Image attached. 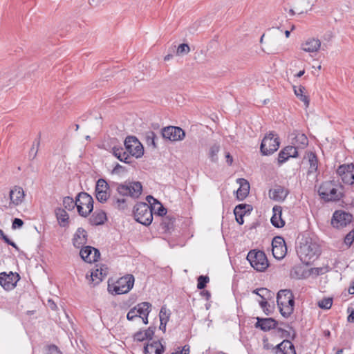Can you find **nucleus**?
<instances>
[{
    "label": "nucleus",
    "instance_id": "obj_24",
    "mask_svg": "<svg viewBox=\"0 0 354 354\" xmlns=\"http://www.w3.org/2000/svg\"><path fill=\"white\" fill-rule=\"evenodd\" d=\"M87 241V232L85 230L80 227L77 230L73 238V244L77 248H80L86 244Z\"/></svg>",
    "mask_w": 354,
    "mask_h": 354
},
{
    "label": "nucleus",
    "instance_id": "obj_29",
    "mask_svg": "<svg viewBox=\"0 0 354 354\" xmlns=\"http://www.w3.org/2000/svg\"><path fill=\"white\" fill-rule=\"evenodd\" d=\"M106 214L102 210H96L89 218V223L92 225H100L106 221Z\"/></svg>",
    "mask_w": 354,
    "mask_h": 354
},
{
    "label": "nucleus",
    "instance_id": "obj_36",
    "mask_svg": "<svg viewBox=\"0 0 354 354\" xmlns=\"http://www.w3.org/2000/svg\"><path fill=\"white\" fill-rule=\"evenodd\" d=\"M308 161H309V169L308 171V174H310L311 173H314L317 170L318 167V160L317 156L314 153L310 152L308 154Z\"/></svg>",
    "mask_w": 354,
    "mask_h": 354
},
{
    "label": "nucleus",
    "instance_id": "obj_43",
    "mask_svg": "<svg viewBox=\"0 0 354 354\" xmlns=\"http://www.w3.org/2000/svg\"><path fill=\"white\" fill-rule=\"evenodd\" d=\"M333 304L332 298H324L318 301V306L322 309H330Z\"/></svg>",
    "mask_w": 354,
    "mask_h": 354
},
{
    "label": "nucleus",
    "instance_id": "obj_19",
    "mask_svg": "<svg viewBox=\"0 0 354 354\" xmlns=\"http://www.w3.org/2000/svg\"><path fill=\"white\" fill-rule=\"evenodd\" d=\"M290 136L292 139V143L297 149H304L308 145V139L307 136L297 130H295L291 133Z\"/></svg>",
    "mask_w": 354,
    "mask_h": 354
},
{
    "label": "nucleus",
    "instance_id": "obj_23",
    "mask_svg": "<svg viewBox=\"0 0 354 354\" xmlns=\"http://www.w3.org/2000/svg\"><path fill=\"white\" fill-rule=\"evenodd\" d=\"M277 322L273 318H259L257 317V322L255 324L257 328H260L263 331H268L275 328Z\"/></svg>",
    "mask_w": 354,
    "mask_h": 354
},
{
    "label": "nucleus",
    "instance_id": "obj_40",
    "mask_svg": "<svg viewBox=\"0 0 354 354\" xmlns=\"http://www.w3.org/2000/svg\"><path fill=\"white\" fill-rule=\"evenodd\" d=\"M170 315L171 313L169 310H168L165 306H162L159 313L160 321L163 322H168Z\"/></svg>",
    "mask_w": 354,
    "mask_h": 354
},
{
    "label": "nucleus",
    "instance_id": "obj_60",
    "mask_svg": "<svg viewBox=\"0 0 354 354\" xmlns=\"http://www.w3.org/2000/svg\"><path fill=\"white\" fill-rule=\"evenodd\" d=\"M225 158H226V162L229 165H231L232 164V162H233V158L232 156L230 154V153H226L225 154Z\"/></svg>",
    "mask_w": 354,
    "mask_h": 354
},
{
    "label": "nucleus",
    "instance_id": "obj_8",
    "mask_svg": "<svg viewBox=\"0 0 354 354\" xmlns=\"http://www.w3.org/2000/svg\"><path fill=\"white\" fill-rule=\"evenodd\" d=\"M279 138L274 131H270L262 140L260 150L263 156H269L277 151L279 147Z\"/></svg>",
    "mask_w": 354,
    "mask_h": 354
},
{
    "label": "nucleus",
    "instance_id": "obj_46",
    "mask_svg": "<svg viewBox=\"0 0 354 354\" xmlns=\"http://www.w3.org/2000/svg\"><path fill=\"white\" fill-rule=\"evenodd\" d=\"M45 354H62L59 348L55 344L48 345L46 347Z\"/></svg>",
    "mask_w": 354,
    "mask_h": 354
},
{
    "label": "nucleus",
    "instance_id": "obj_59",
    "mask_svg": "<svg viewBox=\"0 0 354 354\" xmlns=\"http://www.w3.org/2000/svg\"><path fill=\"white\" fill-rule=\"evenodd\" d=\"M259 305L263 309V310L266 311V307L267 306V305H268V303L266 301V297H264V299H262V300L259 301Z\"/></svg>",
    "mask_w": 354,
    "mask_h": 354
},
{
    "label": "nucleus",
    "instance_id": "obj_53",
    "mask_svg": "<svg viewBox=\"0 0 354 354\" xmlns=\"http://www.w3.org/2000/svg\"><path fill=\"white\" fill-rule=\"evenodd\" d=\"M156 205H158L156 214L160 216L165 215L167 214V209H165L159 201H157Z\"/></svg>",
    "mask_w": 354,
    "mask_h": 354
},
{
    "label": "nucleus",
    "instance_id": "obj_15",
    "mask_svg": "<svg viewBox=\"0 0 354 354\" xmlns=\"http://www.w3.org/2000/svg\"><path fill=\"white\" fill-rule=\"evenodd\" d=\"M337 174L344 183H353L354 180V165L353 163L340 165Z\"/></svg>",
    "mask_w": 354,
    "mask_h": 354
},
{
    "label": "nucleus",
    "instance_id": "obj_2",
    "mask_svg": "<svg viewBox=\"0 0 354 354\" xmlns=\"http://www.w3.org/2000/svg\"><path fill=\"white\" fill-rule=\"evenodd\" d=\"M298 255L300 260L306 265H309L313 262L321 254L319 245L311 239H306L304 243H301L298 250Z\"/></svg>",
    "mask_w": 354,
    "mask_h": 354
},
{
    "label": "nucleus",
    "instance_id": "obj_52",
    "mask_svg": "<svg viewBox=\"0 0 354 354\" xmlns=\"http://www.w3.org/2000/svg\"><path fill=\"white\" fill-rule=\"evenodd\" d=\"M24 225V221L21 218H15L12 221V228L15 230L21 228Z\"/></svg>",
    "mask_w": 354,
    "mask_h": 354
},
{
    "label": "nucleus",
    "instance_id": "obj_61",
    "mask_svg": "<svg viewBox=\"0 0 354 354\" xmlns=\"http://www.w3.org/2000/svg\"><path fill=\"white\" fill-rule=\"evenodd\" d=\"M179 353L180 354H189V346L185 345Z\"/></svg>",
    "mask_w": 354,
    "mask_h": 354
},
{
    "label": "nucleus",
    "instance_id": "obj_12",
    "mask_svg": "<svg viewBox=\"0 0 354 354\" xmlns=\"http://www.w3.org/2000/svg\"><path fill=\"white\" fill-rule=\"evenodd\" d=\"M163 138L171 142L183 140L185 137V132L180 127L168 126L161 130Z\"/></svg>",
    "mask_w": 354,
    "mask_h": 354
},
{
    "label": "nucleus",
    "instance_id": "obj_13",
    "mask_svg": "<svg viewBox=\"0 0 354 354\" xmlns=\"http://www.w3.org/2000/svg\"><path fill=\"white\" fill-rule=\"evenodd\" d=\"M19 279L20 276L17 272H10L7 274L3 272L0 273V285L7 291L14 289Z\"/></svg>",
    "mask_w": 354,
    "mask_h": 354
},
{
    "label": "nucleus",
    "instance_id": "obj_9",
    "mask_svg": "<svg viewBox=\"0 0 354 354\" xmlns=\"http://www.w3.org/2000/svg\"><path fill=\"white\" fill-rule=\"evenodd\" d=\"M78 214L83 217L88 216L93 209V199L91 195L82 192L77 196Z\"/></svg>",
    "mask_w": 354,
    "mask_h": 354
},
{
    "label": "nucleus",
    "instance_id": "obj_28",
    "mask_svg": "<svg viewBox=\"0 0 354 354\" xmlns=\"http://www.w3.org/2000/svg\"><path fill=\"white\" fill-rule=\"evenodd\" d=\"M155 330V327H149L147 330L138 331L133 335V339L137 342L151 339L154 335Z\"/></svg>",
    "mask_w": 354,
    "mask_h": 354
},
{
    "label": "nucleus",
    "instance_id": "obj_11",
    "mask_svg": "<svg viewBox=\"0 0 354 354\" xmlns=\"http://www.w3.org/2000/svg\"><path fill=\"white\" fill-rule=\"evenodd\" d=\"M124 146L128 153L136 158L144 154L143 146L135 136H127L124 140Z\"/></svg>",
    "mask_w": 354,
    "mask_h": 354
},
{
    "label": "nucleus",
    "instance_id": "obj_10",
    "mask_svg": "<svg viewBox=\"0 0 354 354\" xmlns=\"http://www.w3.org/2000/svg\"><path fill=\"white\" fill-rule=\"evenodd\" d=\"M353 221V216L344 210H336L333 214L331 225L337 229L343 228L351 224Z\"/></svg>",
    "mask_w": 354,
    "mask_h": 354
},
{
    "label": "nucleus",
    "instance_id": "obj_22",
    "mask_svg": "<svg viewBox=\"0 0 354 354\" xmlns=\"http://www.w3.org/2000/svg\"><path fill=\"white\" fill-rule=\"evenodd\" d=\"M272 216L270 221L272 225L275 227L281 228L285 225V221L281 217L282 207L281 206L275 205L272 208Z\"/></svg>",
    "mask_w": 354,
    "mask_h": 354
},
{
    "label": "nucleus",
    "instance_id": "obj_17",
    "mask_svg": "<svg viewBox=\"0 0 354 354\" xmlns=\"http://www.w3.org/2000/svg\"><path fill=\"white\" fill-rule=\"evenodd\" d=\"M10 196V203L9 207H12L13 206H18L21 204L24 197L25 194L24 189L19 186H15L10 191L9 194Z\"/></svg>",
    "mask_w": 354,
    "mask_h": 354
},
{
    "label": "nucleus",
    "instance_id": "obj_31",
    "mask_svg": "<svg viewBox=\"0 0 354 354\" xmlns=\"http://www.w3.org/2000/svg\"><path fill=\"white\" fill-rule=\"evenodd\" d=\"M112 153L113 156L121 162L128 164L130 163V161L129 160L130 156L128 152L124 151V149L122 147H113L112 148Z\"/></svg>",
    "mask_w": 354,
    "mask_h": 354
},
{
    "label": "nucleus",
    "instance_id": "obj_25",
    "mask_svg": "<svg viewBox=\"0 0 354 354\" xmlns=\"http://www.w3.org/2000/svg\"><path fill=\"white\" fill-rule=\"evenodd\" d=\"M164 351L165 348L159 340L147 344L144 347L145 354H162Z\"/></svg>",
    "mask_w": 354,
    "mask_h": 354
},
{
    "label": "nucleus",
    "instance_id": "obj_14",
    "mask_svg": "<svg viewBox=\"0 0 354 354\" xmlns=\"http://www.w3.org/2000/svg\"><path fill=\"white\" fill-rule=\"evenodd\" d=\"M272 254L277 259H283L286 252L287 248L284 239L281 236H276L272 241Z\"/></svg>",
    "mask_w": 354,
    "mask_h": 354
},
{
    "label": "nucleus",
    "instance_id": "obj_48",
    "mask_svg": "<svg viewBox=\"0 0 354 354\" xmlns=\"http://www.w3.org/2000/svg\"><path fill=\"white\" fill-rule=\"evenodd\" d=\"M354 242V229L349 232L344 238V243L350 247Z\"/></svg>",
    "mask_w": 354,
    "mask_h": 354
},
{
    "label": "nucleus",
    "instance_id": "obj_4",
    "mask_svg": "<svg viewBox=\"0 0 354 354\" xmlns=\"http://www.w3.org/2000/svg\"><path fill=\"white\" fill-rule=\"evenodd\" d=\"M153 209L151 204L149 205L145 202L137 203L133 210L135 220L145 226L149 225L153 221Z\"/></svg>",
    "mask_w": 354,
    "mask_h": 354
},
{
    "label": "nucleus",
    "instance_id": "obj_1",
    "mask_svg": "<svg viewBox=\"0 0 354 354\" xmlns=\"http://www.w3.org/2000/svg\"><path fill=\"white\" fill-rule=\"evenodd\" d=\"M344 187L334 180L325 181L318 189V194L325 202H338L344 197Z\"/></svg>",
    "mask_w": 354,
    "mask_h": 354
},
{
    "label": "nucleus",
    "instance_id": "obj_34",
    "mask_svg": "<svg viewBox=\"0 0 354 354\" xmlns=\"http://www.w3.org/2000/svg\"><path fill=\"white\" fill-rule=\"evenodd\" d=\"M158 137L153 131H148L145 133V140L149 147H152L153 149L157 148Z\"/></svg>",
    "mask_w": 354,
    "mask_h": 354
},
{
    "label": "nucleus",
    "instance_id": "obj_7",
    "mask_svg": "<svg viewBox=\"0 0 354 354\" xmlns=\"http://www.w3.org/2000/svg\"><path fill=\"white\" fill-rule=\"evenodd\" d=\"M247 260L251 266L258 272L264 271L269 266L265 252L261 250L250 251L247 255Z\"/></svg>",
    "mask_w": 354,
    "mask_h": 354
},
{
    "label": "nucleus",
    "instance_id": "obj_35",
    "mask_svg": "<svg viewBox=\"0 0 354 354\" xmlns=\"http://www.w3.org/2000/svg\"><path fill=\"white\" fill-rule=\"evenodd\" d=\"M136 308L137 310L139 317L149 316L151 311V304L149 302H141L136 305Z\"/></svg>",
    "mask_w": 354,
    "mask_h": 354
},
{
    "label": "nucleus",
    "instance_id": "obj_57",
    "mask_svg": "<svg viewBox=\"0 0 354 354\" xmlns=\"http://www.w3.org/2000/svg\"><path fill=\"white\" fill-rule=\"evenodd\" d=\"M263 348L266 350H272L273 351L274 346L268 342L267 339H263Z\"/></svg>",
    "mask_w": 354,
    "mask_h": 354
},
{
    "label": "nucleus",
    "instance_id": "obj_6",
    "mask_svg": "<svg viewBox=\"0 0 354 354\" xmlns=\"http://www.w3.org/2000/svg\"><path fill=\"white\" fill-rule=\"evenodd\" d=\"M116 191L120 196L136 199L142 194V185L138 181H125L123 183L117 184Z\"/></svg>",
    "mask_w": 354,
    "mask_h": 354
},
{
    "label": "nucleus",
    "instance_id": "obj_18",
    "mask_svg": "<svg viewBox=\"0 0 354 354\" xmlns=\"http://www.w3.org/2000/svg\"><path fill=\"white\" fill-rule=\"evenodd\" d=\"M274 354H296L293 344L288 339H284L273 348Z\"/></svg>",
    "mask_w": 354,
    "mask_h": 354
},
{
    "label": "nucleus",
    "instance_id": "obj_5",
    "mask_svg": "<svg viewBox=\"0 0 354 354\" xmlns=\"http://www.w3.org/2000/svg\"><path fill=\"white\" fill-rule=\"evenodd\" d=\"M134 277L132 274H127L120 277L113 283H108V291L113 295L126 294L133 288Z\"/></svg>",
    "mask_w": 354,
    "mask_h": 354
},
{
    "label": "nucleus",
    "instance_id": "obj_47",
    "mask_svg": "<svg viewBox=\"0 0 354 354\" xmlns=\"http://www.w3.org/2000/svg\"><path fill=\"white\" fill-rule=\"evenodd\" d=\"M39 144H40L39 140H37V141L35 140L33 142V145H32V146L30 150V153H29V156L32 157V159H34L37 156Z\"/></svg>",
    "mask_w": 354,
    "mask_h": 354
},
{
    "label": "nucleus",
    "instance_id": "obj_30",
    "mask_svg": "<svg viewBox=\"0 0 354 354\" xmlns=\"http://www.w3.org/2000/svg\"><path fill=\"white\" fill-rule=\"evenodd\" d=\"M321 46L319 39L312 38L307 40L302 44V49L308 53H313L317 51Z\"/></svg>",
    "mask_w": 354,
    "mask_h": 354
},
{
    "label": "nucleus",
    "instance_id": "obj_21",
    "mask_svg": "<svg viewBox=\"0 0 354 354\" xmlns=\"http://www.w3.org/2000/svg\"><path fill=\"white\" fill-rule=\"evenodd\" d=\"M236 182L239 185V188L236 190V198L239 201H243L249 194L250 184L244 178H238Z\"/></svg>",
    "mask_w": 354,
    "mask_h": 354
},
{
    "label": "nucleus",
    "instance_id": "obj_44",
    "mask_svg": "<svg viewBox=\"0 0 354 354\" xmlns=\"http://www.w3.org/2000/svg\"><path fill=\"white\" fill-rule=\"evenodd\" d=\"M209 281L208 276L201 275L198 277L197 288L199 290L204 289L207 283Z\"/></svg>",
    "mask_w": 354,
    "mask_h": 354
},
{
    "label": "nucleus",
    "instance_id": "obj_64",
    "mask_svg": "<svg viewBox=\"0 0 354 354\" xmlns=\"http://www.w3.org/2000/svg\"><path fill=\"white\" fill-rule=\"evenodd\" d=\"M348 291L351 295H354V281L351 283Z\"/></svg>",
    "mask_w": 354,
    "mask_h": 354
},
{
    "label": "nucleus",
    "instance_id": "obj_50",
    "mask_svg": "<svg viewBox=\"0 0 354 354\" xmlns=\"http://www.w3.org/2000/svg\"><path fill=\"white\" fill-rule=\"evenodd\" d=\"M139 317L136 307L131 308L127 313V318L129 321L133 320L136 317Z\"/></svg>",
    "mask_w": 354,
    "mask_h": 354
},
{
    "label": "nucleus",
    "instance_id": "obj_63",
    "mask_svg": "<svg viewBox=\"0 0 354 354\" xmlns=\"http://www.w3.org/2000/svg\"><path fill=\"white\" fill-rule=\"evenodd\" d=\"M313 273L316 274H323V268H315L313 269Z\"/></svg>",
    "mask_w": 354,
    "mask_h": 354
},
{
    "label": "nucleus",
    "instance_id": "obj_20",
    "mask_svg": "<svg viewBox=\"0 0 354 354\" xmlns=\"http://www.w3.org/2000/svg\"><path fill=\"white\" fill-rule=\"evenodd\" d=\"M298 156L297 148L293 146H287L283 149L279 153L278 162L279 165L284 163L289 158H296Z\"/></svg>",
    "mask_w": 354,
    "mask_h": 354
},
{
    "label": "nucleus",
    "instance_id": "obj_45",
    "mask_svg": "<svg viewBox=\"0 0 354 354\" xmlns=\"http://www.w3.org/2000/svg\"><path fill=\"white\" fill-rule=\"evenodd\" d=\"M97 200L100 203H105L110 196L107 191H98L95 192Z\"/></svg>",
    "mask_w": 354,
    "mask_h": 354
},
{
    "label": "nucleus",
    "instance_id": "obj_41",
    "mask_svg": "<svg viewBox=\"0 0 354 354\" xmlns=\"http://www.w3.org/2000/svg\"><path fill=\"white\" fill-rule=\"evenodd\" d=\"M220 150L219 145L215 144L212 145L209 149V157L211 160L214 162H216L218 160L217 154Z\"/></svg>",
    "mask_w": 354,
    "mask_h": 354
},
{
    "label": "nucleus",
    "instance_id": "obj_39",
    "mask_svg": "<svg viewBox=\"0 0 354 354\" xmlns=\"http://www.w3.org/2000/svg\"><path fill=\"white\" fill-rule=\"evenodd\" d=\"M77 197L75 201L70 196H66L63 199V205L66 209L69 211L74 209L75 207H77Z\"/></svg>",
    "mask_w": 354,
    "mask_h": 354
},
{
    "label": "nucleus",
    "instance_id": "obj_49",
    "mask_svg": "<svg viewBox=\"0 0 354 354\" xmlns=\"http://www.w3.org/2000/svg\"><path fill=\"white\" fill-rule=\"evenodd\" d=\"M190 50L189 46L187 44H180L177 48V54H187Z\"/></svg>",
    "mask_w": 354,
    "mask_h": 354
},
{
    "label": "nucleus",
    "instance_id": "obj_32",
    "mask_svg": "<svg viewBox=\"0 0 354 354\" xmlns=\"http://www.w3.org/2000/svg\"><path fill=\"white\" fill-rule=\"evenodd\" d=\"M246 207L249 208L250 205L245 204H239L236 205L234 209L236 221L239 225H243L244 223L243 216L246 212Z\"/></svg>",
    "mask_w": 354,
    "mask_h": 354
},
{
    "label": "nucleus",
    "instance_id": "obj_33",
    "mask_svg": "<svg viewBox=\"0 0 354 354\" xmlns=\"http://www.w3.org/2000/svg\"><path fill=\"white\" fill-rule=\"evenodd\" d=\"M55 215L60 226L66 227L68 225L69 216L64 209L57 208Z\"/></svg>",
    "mask_w": 354,
    "mask_h": 354
},
{
    "label": "nucleus",
    "instance_id": "obj_54",
    "mask_svg": "<svg viewBox=\"0 0 354 354\" xmlns=\"http://www.w3.org/2000/svg\"><path fill=\"white\" fill-rule=\"evenodd\" d=\"M1 239L8 245L12 246L13 248H15L16 250H19L17 245H16V243L15 242H13L12 241H11L6 234L3 235L1 236Z\"/></svg>",
    "mask_w": 354,
    "mask_h": 354
},
{
    "label": "nucleus",
    "instance_id": "obj_27",
    "mask_svg": "<svg viewBox=\"0 0 354 354\" xmlns=\"http://www.w3.org/2000/svg\"><path fill=\"white\" fill-rule=\"evenodd\" d=\"M288 194V190L281 186H277L273 190L270 191V198L276 201H283Z\"/></svg>",
    "mask_w": 354,
    "mask_h": 354
},
{
    "label": "nucleus",
    "instance_id": "obj_38",
    "mask_svg": "<svg viewBox=\"0 0 354 354\" xmlns=\"http://www.w3.org/2000/svg\"><path fill=\"white\" fill-rule=\"evenodd\" d=\"M111 205L118 209H124L127 207V200L125 198H119L113 197L111 199Z\"/></svg>",
    "mask_w": 354,
    "mask_h": 354
},
{
    "label": "nucleus",
    "instance_id": "obj_51",
    "mask_svg": "<svg viewBox=\"0 0 354 354\" xmlns=\"http://www.w3.org/2000/svg\"><path fill=\"white\" fill-rule=\"evenodd\" d=\"M253 293L259 295L262 299H264L266 294H269V290L267 288H261L256 289L253 291Z\"/></svg>",
    "mask_w": 354,
    "mask_h": 354
},
{
    "label": "nucleus",
    "instance_id": "obj_55",
    "mask_svg": "<svg viewBox=\"0 0 354 354\" xmlns=\"http://www.w3.org/2000/svg\"><path fill=\"white\" fill-rule=\"evenodd\" d=\"M305 87L299 86V87L294 86V92L297 97H299L301 94L304 93Z\"/></svg>",
    "mask_w": 354,
    "mask_h": 354
},
{
    "label": "nucleus",
    "instance_id": "obj_58",
    "mask_svg": "<svg viewBox=\"0 0 354 354\" xmlns=\"http://www.w3.org/2000/svg\"><path fill=\"white\" fill-rule=\"evenodd\" d=\"M146 200H147V203H149V204H151V201H153V207L155 208V206H156V205L157 203V201H158L156 198H154L152 196L149 195V196H147L146 197Z\"/></svg>",
    "mask_w": 354,
    "mask_h": 354
},
{
    "label": "nucleus",
    "instance_id": "obj_62",
    "mask_svg": "<svg viewBox=\"0 0 354 354\" xmlns=\"http://www.w3.org/2000/svg\"><path fill=\"white\" fill-rule=\"evenodd\" d=\"M347 321L351 323L354 322V310H352L351 313L347 317Z\"/></svg>",
    "mask_w": 354,
    "mask_h": 354
},
{
    "label": "nucleus",
    "instance_id": "obj_42",
    "mask_svg": "<svg viewBox=\"0 0 354 354\" xmlns=\"http://www.w3.org/2000/svg\"><path fill=\"white\" fill-rule=\"evenodd\" d=\"M109 189V185L104 179L100 178L97 181L95 186V192L98 191H108Z\"/></svg>",
    "mask_w": 354,
    "mask_h": 354
},
{
    "label": "nucleus",
    "instance_id": "obj_56",
    "mask_svg": "<svg viewBox=\"0 0 354 354\" xmlns=\"http://www.w3.org/2000/svg\"><path fill=\"white\" fill-rule=\"evenodd\" d=\"M297 97L299 98V100L301 101L304 102L306 106H308V105H309V99H308V96H306V95H304V93H302V94H301Z\"/></svg>",
    "mask_w": 354,
    "mask_h": 354
},
{
    "label": "nucleus",
    "instance_id": "obj_37",
    "mask_svg": "<svg viewBox=\"0 0 354 354\" xmlns=\"http://www.w3.org/2000/svg\"><path fill=\"white\" fill-rule=\"evenodd\" d=\"M174 218L167 216L162 218L160 225L162 230L169 232L174 227Z\"/></svg>",
    "mask_w": 354,
    "mask_h": 354
},
{
    "label": "nucleus",
    "instance_id": "obj_16",
    "mask_svg": "<svg viewBox=\"0 0 354 354\" xmlns=\"http://www.w3.org/2000/svg\"><path fill=\"white\" fill-rule=\"evenodd\" d=\"M80 254L84 261L90 263L96 262L100 257V251L91 246H86L82 248Z\"/></svg>",
    "mask_w": 354,
    "mask_h": 354
},
{
    "label": "nucleus",
    "instance_id": "obj_26",
    "mask_svg": "<svg viewBox=\"0 0 354 354\" xmlns=\"http://www.w3.org/2000/svg\"><path fill=\"white\" fill-rule=\"evenodd\" d=\"M106 276V273L103 272V270L95 269L91 272L90 274H86V278L89 283H93V286L99 284Z\"/></svg>",
    "mask_w": 354,
    "mask_h": 354
},
{
    "label": "nucleus",
    "instance_id": "obj_3",
    "mask_svg": "<svg viewBox=\"0 0 354 354\" xmlns=\"http://www.w3.org/2000/svg\"><path fill=\"white\" fill-rule=\"evenodd\" d=\"M277 302L281 315L288 318L294 311L295 300L294 296L290 290H281L277 296Z\"/></svg>",
    "mask_w": 354,
    "mask_h": 354
}]
</instances>
